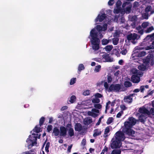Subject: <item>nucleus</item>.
<instances>
[{
	"instance_id": "obj_8",
	"label": "nucleus",
	"mask_w": 154,
	"mask_h": 154,
	"mask_svg": "<svg viewBox=\"0 0 154 154\" xmlns=\"http://www.w3.org/2000/svg\"><path fill=\"white\" fill-rule=\"evenodd\" d=\"M112 143L110 144V147L112 149H117L120 147V142L116 140H115L113 138L111 140Z\"/></svg>"
},
{
	"instance_id": "obj_23",
	"label": "nucleus",
	"mask_w": 154,
	"mask_h": 154,
	"mask_svg": "<svg viewBox=\"0 0 154 154\" xmlns=\"http://www.w3.org/2000/svg\"><path fill=\"white\" fill-rule=\"evenodd\" d=\"M33 131L36 133H38L42 131L40 127H39V125H37L33 129Z\"/></svg>"
},
{
	"instance_id": "obj_19",
	"label": "nucleus",
	"mask_w": 154,
	"mask_h": 154,
	"mask_svg": "<svg viewBox=\"0 0 154 154\" xmlns=\"http://www.w3.org/2000/svg\"><path fill=\"white\" fill-rule=\"evenodd\" d=\"M75 129L76 131H80L82 129V126L80 123H77L75 125Z\"/></svg>"
},
{
	"instance_id": "obj_49",
	"label": "nucleus",
	"mask_w": 154,
	"mask_h": 154,
	"mask_svg": "<svg viewBox=\"0 0 154 154\" xmlns=\"http://www.w3.org/2000/svg\"><path fill=\"white\" fill-rule=\"evenodd\" d=\"M123 113V111H122L119 112L117 115L116 117L117 118H120L122 116V114Z\"/></svg>"
},
{
	"instance_id": "obj_32",
	"label": "nucleus",
	"mask_w": 154,
	"mask_h": 154,
	"mask_svg": "<svg viewBox=\"0 0 154 154\" xmlns=\"http://www.w3.org/2000/svg\"><path fill=\"white\" fill-rule=\"evenodd\" d=\"M146 54V52L144 51H143L138 53L137 56L139 57H141L144 56Z\"/></svg>"
},
{
	"instance_id": "obj_53",
	"label": "nucleus",
	"mask_w": 154,
	"mask_h": 154,
	"mask_svg": "<svg viewBox=\"0 0 154 154\" xmlns=\"http://www.w3.org/2000/svg\"><path fill=\"white\" fill-rule=\"evenodd\" d=\"M131 10V7L128 6L126 8V11L128 12V13H130Z\"/></svg>"
},
{
	"instance_id": "obj_12",
	"label": "nucleus",
	"mask_w": 154,
	"mask_h": 154,
	"mask_svg": "<svg viewBox=\"0 0 154 154\" xmlns=\"http://www.w3.org/2000/svg\"><path fill=\"white\" fill-rule=\"evenodd\" d=\"M67 128L63 126H61L60 127V136L65 137L67 134Z\"/></svg>"
},
{
	"instance_id": "obj_54",
	"label": "nucleus",
	"mask_w": 154,
	"mask_h": 154,
	"mask_svg": "<svg viewBox=\"0 0 154 154\" xmlns=\"http://www.w3.org/2000/svg\"><path fill=\"white\" fill-rule=\"evenodd\" d=\"M121 53L122 55H125L127 53V51L126 49H124L121 51Z\"/></svg>"
},
{
	"instance_id": "obj_20",
	"label": "nucleus",
	"mask_w": 154,
	"mask_h": 154,
	"mask_svg": "<svg viewBox=\"0 0 154 154\" xmlns=\"http://www.w3.org/2000/svg\"><path fill=\"white\" fill-rule=\"evenodd\" d=\"M146 118L147 117L146 116L141 114L139 117V120L141 122L144 123Z\"/></svg>"
},
{
	"instance_id": "obj_15",
	"label": "nucleus",
	"mask_w": 154,
	"mask_h": 154,
	"mask_svg": "<svg viewBox=\"0 0 154 154\" xmlns=\"http://www.w3.org/2000/svg\"><path fill=\"white\" fill-rule=\"evenodd\" d=\"M106 16V14L104 13H103L101 15L99 14L96 18L95 21L96 22H97L98 20L100 22H102L105 19Z\"/></svg>"
},
{
	"instance_id": "obj_40",
	"label": "nucleus",
	"mask_w": 154,
	"mask_h": 154,
	"mask_svg": "<svg viewBox=\"0 0 154 154\" xmlns=\"http://www.w3.org/2000/svg\"><path fill=\"white\" fill-rule=\"evenodd\" d=\"M94 106L95 108L98 109H101L102 107V105L99 103L94 104Z\"/></svg>"
},
{
	"instance_id": "obj_62",
	"label": "nucleus",
	"mask_w": 154,
	"mask_h": 154,
	"mask_svg": "<svg viewBox=\"0 0 154 154\" xmlns=\"http://www.w3.org/2000/svg\"><path fill=\"white\" fill-rule=\"evenodd\" d=\"M81 143L84 146L86 145V140L85 139H83L81 142Z\"/></svg>"
},
{
	"instance_id": "obj_21",
	"label": "nucleus",
	"mask_w": 154,
	"mask_h": 154,
	"mask_svg": "<svg viewBox=\"0 0 154 154\" xmlns=\"http://www.w3.org/2000/svg\"><path fill=\"white\" fill-rule=\"evenodd\" d=\"M54 134V135L56 136H58L60 134L59 129L57 127L54 128L52 134Z\"/></svg>"
},
{
	"instance_id": "obj_4",
	"label": "nucleus",
	"mask_w": 154,
	"mask_h": 154,
	"mask_svg": "<svg viewBox=\"0 0 154 154\" xmlns=\"http://www.w3.org/2000/svg\"><path fill=\"white\" fill-rule=\"evenodd\" d=\"M133 75L131 77V81L134 83H138L140 80V76H142L143 73L139 70L135 69L132 72Z\"/></svg>"
},
{
	"instance_id": "obj_24",
	"label": "nucleus",
	"mask_w": 154,
	"mask_h": 154,
	"mask_svg": "<svg viewBox=\"0 0 154 154\" xmlns=\"http://www.w3.org/2000/svg\"><path fill=\"white\" fill-rule=\"evenodd\" d=\"M110 131L109 128L108 127H106L105 130L104 132V135L103 137L106 138L108 136V135L107 134Z\"/></svg>"
},
{
	"instance_id": "obj_27",
	"label": "nucleus",
	"mask_w": 154,
	"mask_h": 154,
	"mask_svg": "<svg viewBox=\"0 0 154 154\" xmlns=\"http://www.w3.org/2000/svg\"><path fill=\"white\" fill-rule=\"evenodd\" d=\"M85 125H89L92 122V119L91 117L88 118L85 121Z\"/></svg>"
},
{
	"instance_id": "obj_37",
	"label": "nucleus",
	"mask_w": 154,
	"mask_h": 154,
	"mask_svg": "<svg viewBox=\"0 0 154 154\" xmlns=\"http://www.w3.org/2000/svg\"><path fill=\"white\" fill-rule=\"evenodd\" d=\"M121 151L120 150L113 149L111 152V154H120Z\"/></svg>"
},
{
	"instance_id": "obj_46",
	"label": "nucleus",
	"mask_w": 154,
	"mask_h": 154,
	"mask_svg": "<svg viewBox=\"0 0 154 154\" xmlns=\"http://www.w3.org/2000/svg\"><path fill=\"white\" fill-rule=\"evenodd\" d=\"M137 17L136 16H133L131 18V20L132 22H135L137 20Z\"/></svg>"
},
{
	"instance_id": "obj_14",
	"label": "nucleus",
	"mask_w": 154,
	"mask_h": 154,
	"mask_svg": "<svg viewBox=\"0 0 154 154\" xmlns=\"http://www.w3.org/2000/svg\"><path fill=\"white\" fill-rule=\"evenodd\" d=\"M139 112L144 114H147L149 115L150 113L149 110L145 107H140L139 109Z\"/></svg>"
},
{
	"instance_id": "obj_41",
	"label": "nucleus",
	"mask_w": 154,
	"mask_h": 154,
	"mask_svg": "<svg viewBox=\"0 0 154 154\" xmlns=\"http://www.w3.org/2000/svg\"><path fill=\"white\" fill-rule=\"evenodd\" d=\"M94 96L95 97H96L97 98H101L103 97V96L102 94L98 93L95 94Z\"/></svg>"
},
{
	"instance_id": "obj_1",
	"label": "nucleus",
	"mask_w": 154,
	"mask_h": 154,
	"mask_svg": "<svg viewBox=\"0 0 154 154\" xmlns=\"http://www.w3.org/2000/svg\"><path fill=\"white\" fill-rule=\"evenodd\" d=\"M90 36L91 37L90 41L92 45V49L95 51L98 50L100 48V40L98 37V32L94 28L91 31Z\"/></svg>"
},
{
	"instance_id": "obj_9",
	"label": "nucleus",
	"mask_w": 154,
	"mask_h": 154,
	"mask_svg": "<svg viewBox=\"0 0 154 154\" xmlns=\"http://www.w3.org/2000/svg\"><path fill=\"white\" fill-rule=\"evenodd\" d=\"M138 36V35L136 33H131L127 36V38L128 41L132 40L133 41L131 42L134 44V41L137 38Z\"/></svg>"
},
{
	"instance_id": "obj_44",
	"label": "nucleus",
	"mask_w": 154,
	"mask_h": 154,
	"mask_svg": "<svg viewBox=\"0 0 154 154\" xmlns=\"http://www.w3.org/2000/svg\"><path fill=\"white\" fill-rule=\"evenodd\" d=\"M113 53L117 57L120 56V53H119L118 51L116 49H115Z\"/></svg>"
},
{
	"instance_id": "obj_60",
	"label": "nucleus",
	"mask_w": 154,
	"mask_h": 154,
	"mask_svg": "<svg viewBox=\"0 0 154 154\" xmlns=\"http://www.w3.org/2000/svg\"><path fill=\"white\" fill-rule=\"evenodd\" d=\"M91 111H92V112H95L96 113H98L99 112V111L98 109H96L95 108H93L92 109Z\"/></svg>"
},
{
	"instance_id": "obj_2",
	"label": "nucleus",
	"mask_w": 154,
	"mask_h": 154,
	"mask_svg": "<svg viewBox=\"0 0 154 154\" xmlns=\"http://www.w3.org/2000/svg\"><path fill=\"white\" fill-rule=\"evenodd\" d=\"M143 67H149L150 64V66H152L154 64V56L151 54H149L143 60ZM137 67H142L140 66H139Z\"/></svg>"
},
{
	"instance_id": "obj_35",
	"label": "nucleus",
	"mask_w": 154,
	"mask_h": 154,
	"mask_svg": "<svg viewBox=\"0 0 154 154\" xmlns=\"http://www.w3.org/2000/svg\"><path fill=\"white\" fill-rule=\"evenodd\" d=\"M109 42V40L107 39H103L102 40V44L103 45H106Z\"/></svg>"
},
{
	"instance_id": "obj_26",
	"label": "nucleus",
	"mask_w": 154,
	"mask_h": 154,
	"mask_svg": "<svg viewBox=\"0 0 154 154\" xmlns=\"http://www.w3.org/2000/svg\"><path fill=\"white\" fill-rule=\"evenodd\" d=\"M154 29V28L153 27V26H151L147 28L145 30L144 32L146 33H149Z\"/></svg>"
},
{
	"instance_id": "obj_13",
	"label": "nucleus",
	"mask_w": 154,
	"mask_h": 154,
	"mask_svg": "<svg viewBox=\"0 0 154 154\" xmlns=\"http://www.w3.org/2000/svg\"><path fill=\"white\" fill-rule=\"evenodd\" d=\"M40 136L41 135L40 134V135H39L38 137H35V138H33V139L32 140L30 139L29 138H28L26 140V142L27 143H28V144H29V142H30L31 143L32 146H33L35 145H36L37 144V143L36 141L37 140V139H39Z\"/></svg>"
},
{
	"instance_id": "obj_55",
	"label": "nucleus",
	"mask_w": 154,
	"mask_h": 154,
	"mask_svg": "<svg viewBox=\"0 0 154 154\" xmlns=\"http://www.w3.org/2000/svg\"><path fill=\"white\" fill-rule=\"evenodd\" d=\"M140 92L142 93H143L144 92V85H141L140 87Z\"/></svg>"
},
{
	"instance_id": "obj_39",
	"label": "nucleus",
	"mask_w": 154,
	"mask_h": 154,
	"mask_svg": "<svg viewBox=\"0 0 154 154\" xmlns=\"http://www.w3.org/2000/svg\"><path fill=\"white\" fill-rule=\"evenodd\" d=\"M76 99V97L75 95H72L70 98V100H69V102L71 103H73L75 100Z\"/></svg>"
},
{
	"instance_id": "obj_36",
	"label": "nucleus",
	"mask_w": 154,
	"mask_h": 154,
	"mask_svg": "<svg viewBox=\"0 0 154 154\" xmlns=\"http://www.w3.org/2000/svg\"><path fill=\"white\" fill-rule=\"evenodd\" d=\"M149 25V23L148 22H145L142 23L141 24L142 27L143 28H146Z\"/></svg>"
},
{
	"instance_id": "obj_42",
	"label": "nucleus",
	"mask_w": 154,
	"mask_h": 154,
	"mask_svg": "<svg viewBox=\"0 0 154 154\" xmlns=\"http://www.w3.org/2000/svg\"><path fill=\"white\" fill-rule=\"evenodd\" d=\"M76 78H73L71 79L70 80V85L74 84L76 82Z\"/></svg>"
},
{
	"instance_id": "obj_34",
	"label": "nucleus",
	"mask_w": 154,
	"mask_h": 154,
	"mask_svg": "<svg viewBox=\"0 0 154 154\" xmlns=\"http://www.w3.org/2000/svg\"><path fill=\"white\" fill-rule=\"evenodd\" d=\"M91 91L89 90L84 91L83 93V95L85 96H88L90 94Z\"/></svg>"
},
{
	"instance_id": "obj_52",
	"label": "nucleus",
	"mask_w": 154,
	"mask_h": 154,
	"mask_svg": "<svg viewBox=\"0 0 154 154\" xmlns=\"http://www.w3.org/2000/svg\"><path fill=\"white\" fill-rule=\"evenodd\" d=\"M154 92V90L150 91V89L148 91L147 95H151L153 94Z\"/></svg>"
},
{
	"instance_id": "obj_50",
	"label": "nucleus",
	"mask_w": 154,
	"mask_h": 154,
	"mask_svg": "<svg viewBox=\"0 0 154 154\" xmlns=\"http://www.w3.org/2000/svg\"><path fill=\"white\" fill-rule=\"evenodd\" d=\"M112 81V78L111 76H107V82L109 83H110Z\"/></svg>"
},
{
	"instance_id": "obj_48",
	"label": "nucleus",
	"mask_w": 154,
	"mask_h": 154,
	"mask_svg": "<svg viewBox=\"0 0 154 154\" xmlns=\"http://www.w3.org/2000/svg\"><path fill=\"white\" fill-rule=\"evenodd\" d=\"M149 37L151 38H152V39H153V40L154 41V33L151 35H148L146 37V38H147Z\"/></svg>"
},
{
	"instance_id": "obj_18",
	"label": "nucleus",
	"mask_w": 154,
	"mask_h": 154,
	"mask_svg": "<svg viewBox=\"0 0 154 154\" xmlns=\"http://www.w3.org/2000/svg\"><path fill=\"white\" fill-rule=\"evenodd\" d=\"M124 87L122 86V88H125L126 90L127 88L130 87L132 86V84L128 81H126L124 82Z\"/></svg>"
},
{
	"instance_id": "obj_61",
	"label": "nucleus",
	"mask_w": 154,
	"mask_h": 154,
	"mask_svg": "<svg viewBox=\"0 0 154 154\" xmlns=\"http://www.w3.org/2000/svg\"><path fill=\"white\" fill-rule=\"evenodd\" d=\"M104 87H105L106 89H109V85L107 82H106L104 83Z\"/></svg>"
},
{
	"instance_id": "obj_58",
	"label": "nucleus",
	"mask_w": 154,
	"mask_h": 154,
	"mask_svg": "<svg viewBox=\"0 0 154 154\" xmlns=\"http://www.w3.org/2000/svg\"><path fill=\"white\" fill-rule=\"evenodd\" d=\"M107 24L106 23H105L104 24V25L103 26V30L104 31L106 30L107 29Z\"/></svg>"
},
{
	"instance_id": "obj_43",
	"label": "nucleus",
	"mask_w": 154,
	"mask_h": 154,
	"mask_svg": "<svg viewBox=\"0 0 154 154\" xmlns=\"http://www.w3.org/2000/svg\"><path fill=\"white\" fill-rule=\"evenodd\" d=\"M53 128V126L51 125H48L47 126V130L48 132H50Z\"/></svg>"
},
{
	"instance_id": "obj_25",
	"label": "nucleus",
	"mask_w": 154,
	"mask_h": 154,
	"mask_svg": "<svg viewBox=\"0 0 154 154\" xmlns=\"http://www.w3.org/2000/svg\"><path fill=\"white\" fill-rule=\"evenodd\" d=\"M100 102V100L99 98L96 97L93 98L92 99V102L94 103H98Z\"/></svg>"
},
{
	"instance_id": "obj_29",
	"label": "nucleus",
	"mask_w": 154,
	"mask_h": 154,
	"mask_svg": "<svg viewBox=\"0 0 154 154\" xmlns=\"http://www.w3.org/2000/svg\"><path fill=\"white\" fill-rule=\"evenodd\" d=\"M112 43L114 45H116L119 42V39L118 38H114L112 39Z\"/></svg>"
},
{
	"instance_id": "obj_3",
	"label": "nucleus",
	"mask_w": 154,
	"mask_h": 154,
	"mask_svg": "<svg viewBox=\"0 0 154 154\" xmlns=\"http://www.w3.org/2000/svg\"><path fill=\"white\" fill-rule=\"evenodd\" d=\"M143 44L145 45L146 47L145 48H141V49H145L146 50H148L152 49H154V41L151 38L146 37L143 39Z\"/></svg>"
},
{
	"instance_id": "obj_11",
	"label": "nucleus",
	"mask_w": 154,
	"mask_h": 154,
	"mask_svg": "<svg viewBox=\"0 0 154 154\" xmlns=\"http://www.w3.org/2000/svg\"><path fill=\"white\" fill-rule=\"evenodd\" d=\"M66 128H67L68 132L69 135L70 137L73 136L74 135V131L73 128H72L71 124H67L66 125Z\"/></svg>"
},
{
	"instance_id": "obj_5",
	"label": "nucleus",
	"mask_w": 154,
	"mask_h": 154,
	"mask_svg": "<svg viewBox=\"0 0 154 154\" xmlns=\"http://www.w3.org/2000/svg\"><path fill=\"white\" fill-rule=\"evenodd\" d=\"M122 85L120 84H112L109 87L108 91L109 92H119L120 91H126L125 88H122Z\"/></svg>"
},
{
	"instance_id": "obj_59",
	"label": "nucleus",
	"mask_w": 154,
	"mask_h": 154,
	"mask_svg": "<svg viewBox=\"0 0 154 154\" xmlns=\"http://www.w3.org/2000/svg\"><path fill=\"white\" fill-rule=\"evenodd\" d=\"M149 112H150V114H151L152 115L154 116V108H151L150 110V111H149Z\"/></svg>"
},
{
	"instance_id": "obj_57",
	"label": "nucleus",
	"mask_w": 154,
	"mask_h": 154,
	"mask_svg": "<svg viewBox=\"0 0 154 154\" xmlns=\"http://www.w3.org/2000/svg\"><path fill=\"white\" fill-rule=\"evenodd\" d=\"M118 63L120 65H123L124 63V62L123 60L121 59L119 60Z\"/></svg>"
},
{
	"instance_id": "obj_28",
	"label": "nucleus",
	"mask_w": 154,
	"mask_h": 154,
	"mask_svg": "<svg viewBox=\"0 0 154 154\" xmlns=\"http://www.w3.org/2000/svg\"><path fill=\"white\" fill-rule=\"evenodd\" d=\"M113 48V46L112 45H107L105 48V49L106 51H109Z\"/></svg>"
},
{
	"instance_id": "obj_47",
	"label": "nucleus",
	"mask_w": 154,
	"mask_h": 154,
	"mask_svg": "<svg viewBox=\"0 0 154 154\" xmlns=\"http://www.w3.org/2000/svg\"><path fill=\"white\" fill-rule=\"evenodd\" d=\"M115 2L114 0H109L108 2V5L109 6H112L114 3Z\"/></svg>"
},
{
	"instance_id": "obj_31",
	"label": "nucleus",
	"mask_w": 154,
	"mask_h": 154,
	"mask_svg": "<svg viewBox=\"0 0 154 154\" xmlns=\"http://www.w3.org/2000/svg\"><path fill=\"white\" fill-rule=\"evenodd\" d=\"M88 115L91 116L94 118L98 116V114L97 113L92 112H88Z\"/></svg>"
},
{
	"instance_id": "obj_45",
	"label": "nucleus",
	"mask_w": 154,
	"mask_h": 154,
	"mask_svg": "<svg viewBox=\"0 0 154 154\" xmlns=\"http://www.w3.org/2000/svg\"><path fill=\"white\" fill-rule=\"evenodd\" d=\"M151 9V7L150 6H148L146 8L145 11L146 13H148L150 11Z\"/></svg>"
},
{
	"instance_id": "obj_10",
	"label": "nucleus",
	"mask_w": 154,
	"mask_h": 154,
	"mask_svg": "<svg viewBox=\"0 0 154 154\" xmlns=\"http://www.w3.org/2000/svg\"><path fill=\"white\" fill-rule=\"evenodd\" d=\"M128 121H126L124 123L125 124H127L129 126L132 127L136 123V120L133 117H129L128 119Z\"/></svg>"
},
{
	"instance_id": "obj_38",
	"label": "nucleus",
	"mask_w": 154,
	"mask_h": 154,
	"mask_svg": "<svg viewBox=\"0 0 154 154\" xmlns=\"http://www.w3.org/2000/svg\"><path fill=\"white\" fill-rule=\"evenodd\" d=\"M113 119L112 117H109V118L106 122V124L107 125H109L112 122H113Z\"/></svg>"
},
{
	"instance_id": "obj_7",
	"label": "nucleus",
	"mask_w": 154,
	"mask_h": 154,
	"mask_svg": "<svg viewBox=\"0 0 154 154\" xmlns=\"http://www.w3.org/2000/svg\"><path fill=\"white\" fill-rule=\"evenodd\" d=\"M116 140L121 142L125 139L124 134L121 131H118L115 134Z\"/></svg>"
},
{
	"instance_id": "obj_63",
	"label": "nucleus",
	"mask_w": 154,
	"mask_h": 154,
	"mask_svg": "<svg viewBox=\"0 0 154 154\" xmlns=\"http://www.w3.org/2000/svg\"><path fill=\"white\" fill-rule=\"evenodd\" d=\"M120 108L123 110H125L126 109V107L124 105H121L120 106Z\"/></svg>"
},
{
	"instance_id": "obj_6",
	"label": "nucleus",
	"mask_w": 154,
	"mask_h": 154,
	"mask_svg": "<svg viewBox=\"0 0 154 154\" xmlns=\"http://www.w3.org/2000/svg\"><path fill=\"white\" fill-rule=\"evenodd\" d=\"M125 128H123L124 131L126 134L132 135L135 133V131L131 129V126L124 124Z\"/></svg>"
},
{
	"instance_id": "obj_64",
	"label": "nucleus",
	"mask_w": 154,
	"mask_h": 154,
	"mask_svg": "<svg viewBox=\"0 0 154 154\" xmlns=\"http://www.w3.org/2000/svg\"><path fill=\"white\" fill-rule=\"evenodd\" d=\"M68 108V107L67 106H65L62 107L61 109V111H63L65 110L66 109Z\"/></svg>"
},
{
	"instance_id": "obj_16",
	"label": "nucleus",
	"mask_w": 154,
	"mask_h": 154,
	"mask_svg": "<svg viewBox=\"0 0 154 154\" xmlns=\"http://www.w3.org/2000/svg\"><path fill=\"white\" fill-rule=\"evenodd\" d=\"M124 102L126 103L129 104L131 103L133 101L132 97L129 95H128L125 96L123 99Z\"/></svg>"
},
{
	"instance_id": "obj_30",
	"label": "nucleus",
	"mask_w": 154,
	"mask_h": 154,
	"mask_svg": "<svg viewBox=\"0 0 154 154\" xmlns=\"http://www.w3.org/2000/svg\"><path fill=\"white\" fill-rule=\"evenodd\" d=\"M45 121V118L44 117H42L40 119L39 122V125L40 126H42L44 123Z\"/></svg>"
},
{
	"instance_id": "obj_17",
	"label": "nucleus",
	"mask_w": 154,
	"mask_h": 154,
	"mask_svg": "<svg viewBox=\"0 0 154 154\" xmlns=\"http://www.w3.org/2000/svg\"><path fill=\"white\" fill-rule=\"evenodd\" d=\"M103 59L106 62H111V59L109 56V54L105 53L102 56Z\"/></svg>"
},
{
	"instance_id": "obj_51",
	"label": "nucleus",
	"mask_w": 154,
	"mask_h": 154,
	"mask_svg": "<svg viewBox=\"0 0 154 154\" xmlns=\"http://www.w3.org/2000/svg\"><path fill=\"white\" fill-rule=\"evenodd\" d=\"M122 5V2L120 0H118L116 2V5L117 7H118Z\"/></svg>"
},
{
	"instance_id": "obj_33",
	"label": "nucleus",
	"mask_w": 154,
	"mask_h": 154,
	"mask_svg": "<svg viewBox=\"0 0 154 154\" xmlns=\"http://www.w3.org/2000/svg\"><path fill=\"white\" fill-rule=\"evenodd\" d=\"M96 29L99 32H101L103 30V27L100 25H97L96 26Z\"/></svg>"
},
{
	"instance_id": "obj_22",
	"label": "nucleus",
	"mask_w": 154,
	"mask_h": 154,
	"mask_svg": "<svg viewBox=\"0 0 154 154\" xmlns=\"http://www.w3.org/2000/svg\"><path fill=\"white\" fill-rule=\"evenodd\" d=\"M94 133L93 134V136L94 137L101 135V131L98 129H95L94 131Z\"/></svg>"
},
{
	"instance_id": "obj_56",
	"label": "nucleus",
	"mask_w": 154,
	"mask_h": 154,
	"mask_svg": "<svg viewBox=\"0 0 154 154\" xmlns=\"http://www.w3.org/2000/svg\"><path fill=\"white\" fill-rule=\"evenodd\" d=\"M72 146V144H71L69 146L67 149V151L68 152H70L71 151V149Z\"/></svg>"
}]
</instances>
